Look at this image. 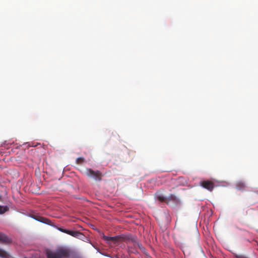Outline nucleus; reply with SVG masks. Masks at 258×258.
Masks as SVG:
<instances>
[{
	"instance_id": "f257e3e1",
	"label": "nucleus",
	"mask_w": 258,
	"mask_h": 258,
	"mask_svg": "<svg viewBox=\"0 0 258 258\" xmlns=\"http://www.w3.org/2000/svg\"><path fill=\"white\" fill-rule=\"evenodd\" d=\"M71 255L70 250L66 248L57 249L55 252H48L47 258H68Z\"/></svg>"
},
{
	"instance_id": "f8f14e48",
	"label": "nucleus",
	"mask_w": 258,
	"mask_h": 258,
	"mask_svg": "<svg viewBox=\"0 0 258 258\" xmlns=\"http://www.w3.org/2000/svg\"><path fill=\"white\" fill-rule=\"evenodd\" d=\"M76 162L77 164L81 165L85 162V159L83 157H79L76 159Z\"/></svg>"
},
{
	"instance_id": "f3484780",
	"label": "nucleus",
	"mask_w": 258,
	"mask_h": 258,
	"mask_svg": "<svg viewBox=\"0 0 258 258\" xmlns=\"http://www.w3.org/2000/svg\"><path fill=\"white\" fill-rule=\"evenodd\" d=\"M57 229L59 231H61L62 232L65 233H66L67 231L68 230V229H63V228H61V227L57 228Z\"/></svg>"
},
{
	"instance_id": "4468645a",
	"label": "nucleus",
	"mask_w": 258,
	"mask_h": 258,
	"mask_svg": "<svg viewBox=\"0 0 258 258\" xmlns=\"http://www.w3.org/2000/svg\"><path fill=\"white\" fill-rule=\"evenodd\" d=\"M157 199L161 202H165L166 201V198H165L162 195H159L157 197Z\"/></svg>"
},
{
	"instance_id": "423d86ee",
	"label": "nucleus",
	"mask_w": 258,
	"mask_h": 258,
	"mask_svg": "<svg viewBox=\"0 0 258 258\" xmlns=\"http://www.w3.org/2000/svg\"><path fill=\"white\" fill-rule=\"evenodd\" d=\"M66 234L80 239L82 238L84 236L81 232L77 231H71L68 230L67 231Z\"/></svg>"
},
{
	"instance_id": "ddd939ff",
	"label": "nucleus",
	"mask_w": 258,
	"mask_h": 258,
	"mask_svg": "<svg viewBox=\"0 0 258 258\" xmlns=\"http://www.w3.org/2000/svg\"><path fill=\"white\" fill-rule=\"evenodd\" d=\"M8 210L7 207L0 206V214L5 213Z\"/></svg>"
},
{
	"instance_id": "f03ea898",
	"label": "nucleus",
	"mask_w": 258,
	"mask_h": 258,
	"mask_svg": "<svg viewBox=\"0 0 258 258\" xmlns=\"http://www.w3.org/2000/svg\"><path fill=\"white\" fill-rule=\"evenodd\" d=\"M86 175L96 181H101L103 177V174L99 170L94 171L91 168L86 169Z\"/></svg>"
},
{
	"instance_id": "20e7f679",
	"label": "nucleus",
	"mask_w": 258,
	"mask_h": 258,
	"mask_svg": "<svg viewBox=\"0 0 258 258\" xmlns=\"http://www.w3.org/2000/svg\"><path fill=\"white\" fill-rule=\"evenodd\" d=\"M200 185L210 191H212L214 187V182L210 180L201 181L200 182Z\"/></svg>"
},
{
	"instance_id": "2eb2a0df",
	"label": "nucleus",
	"mask_w": 258,
	"mask_h": 258,
	"mask_svg": "<svg viewBox=\"0 0 258 258\" xmlns=\"http://www.w3.org/2000/svg\"><path fill=\"white\" fill-rule=\"evenodd\" d=\"M168 198L169 200H172L173 201H176L177 200L176 197L172 194L170 195Z\"/></svg>"
},
{
	"instance_id": "dca6fc26",
	"label": "nucleus",
	"mask_w": 258,
	"mask_h": 258,
	"mask_svg": "<svg viewBox=\"0 0 258 258\" xmlns=\"http://www.w3.org/2000/svg\"><path fill=\"white\" fill-rule=\"evenodd\" d=\"M234 258H249L243 254H235Z\"/></svg>"
},
{
	"instance_id": "9b49d317",
	"label": "nucleus",
	"mask_w": 258,
	"mask_h": 258,
	"mask_svg": "<svg viewBox=\"0 0 258 258\" xmlns=\"http://www.w3.org/2000/svg\"><path fill=\"white\" fill-rule=\"evenodd\" d=\"M0 257L4 258H9L10 255L7 251L3 249L0 248Z\"/></svg>"
},
{
	"instance_id": "39448f33",
	"label": "nucleus",
	"mask_w": 258,
	"mask_h": 258,
	"mask_svg": "<svg viewBox=\"0 0 258 258\" xmlns=\"http://www.w3.org/2000/svg\"><path fill=\"white\" fill-rule=\"evenodd\" d=\"M66 234L80 239L82 238L84 236L81 232L77 231H71L68 230L67 231Z\"/></svg>"
},
{
	"instance_id": "6e6552de",
	"label": "nucleus",
	"mask_w": 258,
	"mask_h": 258,
	"mask_svg": "<svg viewBox=\"0 0 258 258\" xmlns=\"http://www.w3.org/2000/svg\"><path fill=\"white\" fill-rule=\"evenodd\" d=\"M35 219L40 222L49 225H52V222H51V221L45 217L38 216Z\"/></svg>"
},
{
	"instance_id": "9d476101",
	"label": "nucleus",
	"mask_w": 258,
	"mask_h": 258,
	"mask_svg": "<svg viewBox=\"0 0 258 258\" xmlns=\"http://www.w3.org/2000/svg\"><path fill=\"white\" fill-rule=\"evenodd\" d=\"M236 186L238 189L241 190H244L247 187L246 183L241 181L237 182Z\"/></svg>"
},
{
	"instance_id": "0eeeda50",
	"label": "nucleus",
	"mask_w": 258,
	"mask_h": 258,
	"mask_svg": "<svg viewBox=\"0 0 258 258\" xmlns=\"http://www.w3.org/2000/svg\"><path fill=\"white\" fill-rule=\"evenodd\" d=\"M11 242V239L7 237V235L3 233H0V242L4 243H9Z\"/></svg>"
},
{
	"instance_id": "7ed1b4c3",
	"label": "nucleus",
	"mask_w": 258,
	"mask_h": 258,
	"mask_svg": "<svg viewBox=\"0 0 258 258\" xmlns=\"http://www.w3.org/2000/svg\"><path fill=\"white\" fill-rule=\"evenodd\" d=\"M103 239L106 241L108 244H110L113 243L116 245L118 242L122 241L124 239V237L119 235L111 237L104 235L103 236Z\"/></svg>"
},
{
	"instance_id": "1a4fd4ad",
	"label": "nucleus",
	"mask_w": 258,
	"mask_h": 258,
	"mask_svg": "<svg viewBox=\"0 0 258 258\" xmlns=\"http://www.w3.org/2000/svg\"><path fill=\"white\" fill-rule=\"evenodd\" d=\"M131 242L134 243V246L135 247L138 246L139 248L141 249H143L144 248L141 244H140V243H139L138 242H137V241H136L135 240H134L133 239H128L127 240L126 243L127 244H129L130 243V242Z\"/></svg>"
}]
</instances>
